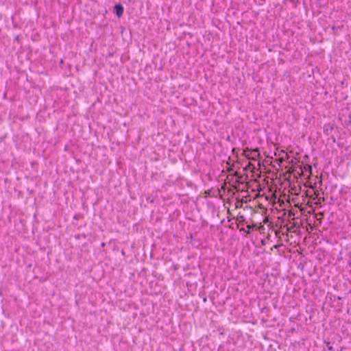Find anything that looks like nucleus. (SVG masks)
I'll use <instances>...</instances> for the list:
<instances>
[{"instance_id": "1", "label": "nucleus", "mask_w": 351, "mask_h": 351, "mask_svg": "<svg viewBox=\"0 0 351 351\" xmlns=\"http://www.w3.org/2000/svg\"><path fill=\"white\" fill-rule=\"evenodd\" d=\"M124 11V8L121 3H117L114 6V12L116 14L118 18H120Z\"/></svg>"}, {"instance_id": "2", "label": "nucleus", "mask_w": 351, "mask_h": 351, "mask_svg": "<svg viewBox=\"0 0 351 351\" xmlns=\"http://www.w3.org/2000/svg\"><path fill=\"white\" fill-rule=\"evenodd\" d=\"M334 129L333 125H325L324 128V132L326 134H329L330 132H331Z\"/></svg>"}, {"instance_id": "3", "label": "nucleus", "mask_w": 351, "mask_h": 351, "mask_svg": "<svg viewBox=\"0 0 351 351\" xmlns=\"http://www.w3.org/2000/svg\"><path fill=\"white\" fill-rule=\"evenodd\" d=\"M240 231H241V232H245L246 234H250V232L249 230H246L244 228H241V229H240Z\"/></svg>"}, {"instance_id": "4", "label": "nucleus", "mask_w": 351, "mask_h": 351, "mask_svg": "<svg viewBox=\"0 0 351 351\" xmlns=\"http://www.w3.org/2000/svg\"><path fill=\"white\" fill-rule=\"evenodd\" d=\"M326 344H327V346L328 348V350H333V347L332 346H330V342H327Z\"/></svg>"}, {"instance_id": "5", "label": "nucleus", "mask_w": 351, "mask_h": 351, "mask_svg": "<svg viewBox=\"0 0 351 351\" xmlns=\"http://www.w3.org/2000/svg\"><path fill=\"white\" fill-rule=\"evenodd\" d=\"M339 27H336V26H332V31H334V32H335L336 29H339Z\"/></svg>"}, {"instance_id": "6", "label": "nucleus", "mask_w": 351, "mask_h": 351, "mask_svg": "<svg viewBox=\"0 0 351 351\" xmlns=\"http://www.w3.org/2000/svg\"><path fill=\"white\" fill-rule=\"evenodd\" d=\"M251 228H252V226L250 225L247 226V228L248 229L247 230H249L250 232Z\"/></svg>"}]
</instances>
